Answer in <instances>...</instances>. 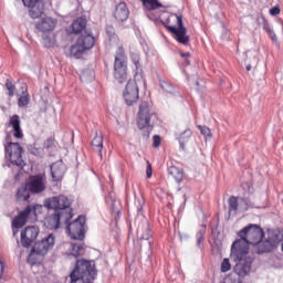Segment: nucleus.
<instances>
[{"mask_svg": "<svg viewBox=\"0 0 283 283\" xmlns=\"http://www.w3.org/2000/svg\"><path fill=\"white\" fill-rule=\"evenodd\" d=\"M230 258L233 262H237L233 271L239 277H247L251 273V265L253 264L251 252L231 248Z\"/></svg>", "mask_w": 283, "mask_h": 283, "instance_id": "obj_4", "label": "nucleus"}, {"mask_svg": "<svg viewBox=\"0 0 283 283\" xmlns=\"http://www.w3.org/2000/svg\"><path fill=\"white\" fill-rule=\"evenodd\" d=\"M160 87L161 90H164V92H167L168 94H171L174 92V86H171L167 81H160Z\"/></svg>", "mask_w": 283, "mask_h": 283, "instance_id": "obj_38", "label": "nucleus"}, {"mask_svg": "<svg viewBox=\"0 0 283 283\" xmlns=\"http://www.w3.org/2000/svg\"><path fill=\"white\" fill-rule=\"evenodd\" d=\"M154 171L151 170V164L147 163L146 176L147 178H151Z\"/></svg>", "mask_w": 283, "mask_h": 283, "instance_id": "obj_44", "label": "nucleus"}, {"mask_svg": "<svg viewBox=\"0 0 283 283\" xmlns=\"http://www.w3.org/2000/svg\"><path fill=\"white\" fill-rule=\"evenodd\" d=\"M32 216V210L30 207H27L23 211L19 212L12 221V229H23L24 224H28V218Z\"/></svg>", "mask_w": 283, "mask_h": 283, "instance_id": "obj_18", "label": "nucleus"}, {"mask_svg": "<svg viewBox=\"0 0 283 283\" xmlns=\"http://www.w3.org/2000/svg\"><path fill=\"white\" fill-rule=\"evenodd\" d=\"M6 158H8L11 165H15L23 169L25 161H23V148L19 143H9L6 146Z\"/></svg>", "mask_w": 283, "mask_h": 283, "instance_id": "obj_8", "label": "nucleus"}, {"mask_svg": "<svg viewBox=\"0 0 283 283\" xmlns=\"http://www.w3.org/2000/svg\"><path fill=\"white\" fill-rule=\"evenodd\" d=\"M149 250H151V241L147 242Z\"/></svg>", "mask_w": 283, "mask_h": 283, "instance_id": "obj_49", "label": "nucleus"}, {"mask_svg": "<svg viewBox=\"0 0 283 283\" xmlns=\"http://www.w3.org/2000/svg\"><path fill=\"white\" fill-rule=\"evenodd\" d=\"M238 240H235L231 248L239 249L240 251H249V245H258V243L264 238V230L258 224H249L238 232Z\"/></svg>", "mask_w": 283, "mask_h": 283, "instance_id": "obj_2", "label": "nucleus"}, {"mask_svg": "<svg viewBox=\"0 0 283 283\" xmlns=\"http://www.w3.org/2000/svg\"><path fill=\"white\" fill-rule=\"evenodd\" d=\"M9 125H11L13 128L14 138H23V132L21 130V118L19 115L11 116Z\"/></svg>", "mask_w": 283, "mask_h": 283, "instance_id": "obj_21", "label": "nucleus"}, {"mask_svg": "<svg viewBox=\"0 0 283 283\" xmlns=\"http://www.w3.org/2000/svg\"><path fill=\"white\" fill-rule=\"evenodd\" d=\"M51 176L53 182H61V180H63V176H65V165L62 163H54L51 166Z\"/></svg>", "mask_w": 283, "mask_h": 283, "instance_id": "obj_19", "label": "nucleus"}, {"mask_svg": "<svg viewBox=\"0 0 283 283\" xmlns=\"http://www.w3.org/2000/svg\"><path fill=\"white\" fill-rule=\"evenodd\" d=\"M27 207H30L31 209V216H33L34 218H36V216H39V213H43V206L39 205V203H35V205H30V206H27Z\"/></svg>", "mask_w": 283, "mask_h": 283, "instance_id": "obj_36", "label": "nucleus"}, {"mask_svg": "<svg viewBox=\"0 0 283 283\" xmlns=\"http://www.w3.org/2000/svg\"><path fill=\"white\" fill-rule=\"evenodd\" d=\"M93 151H97L99 159L103 160V134L96 132L94 138L91 142Z\"/></svg>", "mask_w": 283, "mask_h": 283, "instance_id": "obj_20", "label": "nucleus"}, {"mask_svg": "<svg viewBox=\"0 0 283 283\" xmlns=\"http://www.w3.org/2000/svg\"><path fill=\"white\" fill-rule=\"evenodd\" d=\"M44 45L45 48H54V43L56 41L54 40V34L49 33L48 35L43 36Z\"/></svg>", "mask_w": 283, "mask_h": 283, "instance_id": "obj_35", "label": "nucleus"}, {"mask_svg": "<svg viewBox=\"0 0 283 283\" xmlns=\"http://www.w3.org/2000/svg\"><path fill=\"white\" fill-rule=\"evenodd\" d=\"M200 242H205V237L202 234H200V237L198 239V244H200Z\"/></svg>", "mask_w": 283, "mask_h": 283, "instance_id": "obj_45", "label": "nucleus"}, {"mask_svg": "<svg viewBox=\"0 0 283 283\" xmlns=\"http://www.w3.org/2000/svg\"><path fill=\"white\" fill-rule=\"evenodd\" d=\"M23 4L29 8V17L31 19H39L45 12V4L40 0H22Z\"/></svg>", "mask_w": 283, "mask_h": 283, "instance_id": "obj_14", "label": "nucleus"}, {"mask_svg": "<svg viewBox=\"0 0 283 283\" xmlns=\"http://www.w3.org/2000/svg\"><path fill=\"white\" fill-rule=\"evenodd\" d=\"M228 271H231V262L229 259H223L221 262V273H228Z\"/></svg>", "mask_w": 283, "mask_h": 283, "instance_id": "obj_39", "label": "nucleus"}, {"mask_svg": "<svg viewBox=\"0 0 283 283\" xmlns=\"http://www.w3.org/2000/svg\"><path fill=\"white\" fill-rule=\"evenodd\" d=\"M281 10L280 7H273L272 9H270V14L272 17H277V14H280Z\"/></svg>", "mask_w": 283, "mask_h": 283, "instance_id": "obj_42", "label": "nucleus"}, {"mask_svg": "<svg viewBox=\"0 0 283 283\" xmlns=\"http://www.w3.org/2000/svg\"><path fill=\"white\" fill-rule=\"evenodd\" d=\"M41 230L36 226H28L21 231V245L24 249H30L32 244L36 241V238H39V233Z\"/></svg>", "mask_w": 283, "mask_h": 283, "instance_id": "obj_12", "label": "nucleus"}, {"mask_svg": "<svg viewBox=\"0 0 283 283\" xmlns=\"http://www.w3.org/2000/svg\"><path fill=\"white\" fill-rule=\"evenodd\" d=\"M14 229H17V228H13V235H17V233H19V231L14 230Z\"/></svg>", "mask_w": 283, "mask_h": 283, "instance_id": "obj_48", "label": "nucleus"}, {"mask_svg": "<svg viewBox=\"0 0 283 283\" xmlns=\"http://www.w3.org/2000/svg\"><path fill=\"white\" fill-rule=\"evenodd\" d=\"M265 240H260L254 248V253L258 255L262 253H272L280 245V233L275 230H268Z\"/></svg>", "mask_w": 283, "mask_h": 283, "instance_id": "obj_6", "label": "nucleus"}, {"mask_svg": "<svg viewBox=\"0 0 283 283\" xmlns=\"http://www.w3.org/2000/svg\"><path fill=\"white\" fill-rule=\"evenodd\" d=\"M43 149H45L49 153L54 151L56 149V138L54 137H49L44 143H43Z\"/></svg>", "mask_w": 283, "mask_h": 283, "instance_id": "obj_33", "label": "nucleus"}, {"mask_svg": "<svg viewBox=\"0 0 283 283\" xmlns=\"http://www.w3.org/2000/svg\"><path fill=\"white\" fill-rule=\"evenodd\" d=\"M168 174L176 180V182L180 184L182 182V179L185 178V172L182 169L176 167V166H170L168 168Z\"/></svg>", "mask_w": 283, "mask_h": 283, "instance_id": "obj_28", "label": "nucleus"}, {"mask_svg": "<svg viewBox=\"0 0 283 283\" xmlns=\"http://www.w3.org/2000/svg\"><path fill=\"white\" fill-rule=\"evenodd\" d=\"M247 71H248V72H251V64H249V65L247 66Z\"/></svg>", "mask_w": 283, "mask_h": 283, "instance_id": "obj_47", "label": "nucleus"}, {"mask_svg": "<svg viewBox=\"0 0 283 283\" xmlns=\"http://www.w3.org/2000/svg\"><path fill=\"white\" fill-rule=\"evenodd\" d=\"M85 28H87V20H85L84 18H77L75 21H73L71 25L73 34H81V32H83Z\"/></svg>", "mask_w": 283, "mask_h": 283, "instance_id": "obj_24", "label": "nucleus"}, {"mask_svg": "<svg viewBox=\"0 0 283 283\" xmlns=\"http://www.w3.org/2000/svg\"><path fill=\"white\" fill-rule=\"evenodd\" d=\"M263 30H265V32L270 36L271 41H273V43H277V35H275V32L273 31V29H271V24H269V21H266L264 18H263Z\"/></svg>", "mask_w": 283, "mask_h": 283, "instance_id": "obj_32", "label": "nucleus"}, {"mask_svg": "<svg viewBox=\"0 0 283 283\" xmlns=\"http://www.w3.org/2000/svg\"><path fill=\"white\" fill-rule=\"evenodd\" d=\"M55 242L56 239L54 238V234H49L41 241H38L29 254L28 262H32L34 260V255H46L48 251L54 249Z\"/></svg>", "mask_w": 283, "mask_h": 283, "instance_id": "obj_7", "label": "nucleus"}, {"mask_svg": "<svg viewBox=\"0 0 283 283\" xmlns=\"http://www.w3.org/2000/svg\"><path fill=\"white\" fill-rule=\"evenodd\" d=\"M30 188H28V185L21 186L18 188L15 193V200L17 202H28L30 200Z\"/></svg>", "mask_w": 283, "mask_h": 283, "instance_id": "obj_23", "label": "nucleus"}, {"mask_svg": "<svg viewBox=\"0 0 283 283\" xmlns=\"http://www.w3.org/2000/svg\"><path fill=\"white\" fill-rule=\"evenodd\" d=\"M6 88L8 90V94L10 96V98H12V96H14V92L17 90V86L13 85L12 81L7 80L6 81Z\"/></svg>", "mask_w": 283, "mask_h": 283, "instance_id": "obj_37", "label": "nucleus"}, {"mask_svg": "<svg viewBox=\"0 0 283 283\" xmlns=\"http://www.w3.org/2000/svg\"><path fill=\"white\" fill-rule=\"evenodd\" d=\"M114 78L117 83H127V54L123 46H118L115 52Z\"/></svg>", "mask_w": 283, "mask_h": 283, "instance_id": "obj_5", "label": "nucleus"}, {"mask_svg": "<svg viewBox=\"0 0 283 283\" xmlns=\"http://www.w3.org/2000/svg\"><path fill=\"white\" fill-rule=\"evenodd\" d=\"M66 232L72 240L85 239V217L80 216L66 226Z\"/></svg>", "mask_w": 283, "mask_h": 283, "instance_id": "obj_10", "label": "nucleus"}, {"mask_svg": "<svg viewBox=\"0 0 283 283\" xmlns=\"http://www.w3.org/2000/svg\"><path fill=\"white\" fill-rule=\"evenodd\" d=\"M177 27L166 25V29L170 34H174L176 41L181 45H189V35L187 34V28L182 23V15L175 14Z\"/></svg>", "mask_w": 283, "mask_h": 283, "instance_id": "obj_9", "label": "nucleus"}, {"mask_svg": "<svg viewBox=\"0 0 283 283\" xmlns=\"http://www.w3.org/2000/svg\"><path fill=\"white\" fill-rule=\"evenodd\" d=\"M142 3L146 10H160L163 8V3L158 0H142Z\"/></svg>", "mask_w": 283, "mask_h": 283, "instance_id": "obj_31", "label": "nucleus"}, {"mask_svg": "<svg viewBox=\"0 0 283 283\" xmlns=\"http://www.w3.org/2000/svg\"><path fill=\"white\" fill-rule=\"evenodd\" d=\"M138 98H139L138 84H136V81L129 80L124 90L125 103L126 105L132 106V105H135V103H138Z\"/></svg>", "mask_w": 283, "mask_h": 283, "instance_id": "obj_13", "label": "nucleus"}, {"mask_svg": "<svg viewBox=\"0 0 283 283\" xmlns=\"http://www.w3.org/2000/svg\"><path fill=\"white\" fill-rule=\"evenodd\" d=\"M153 147H160V136H158V135H155L154 137H153Z\"/></svg>", "mask_w": 283, "mask_h": 283, "instance_id": "obj_41", "label": "nucleus"}, {"mask_svg": "<svg viewBox=\"0 0 283 283\" xmlns=\"http://www.w3.org/2000/svg\"><path fill=\"white\" fill-rule=\"evenodd\" d=\"M85 50L83 45L78 42V40L75 44L71 45L70 48V56H74V59H81V56H83Z\"/></svg>", "mask_w": 283, "mask_h": 283, "instance_id": "obj_29", "label": "nucleus"}, {"mask_svg": "<svg viewBox=\"0 0 283 283\" xmlns=\"http://www.w3.org/2000/svg\"><path fill=\"white\" fill-rule=\"evenodd\" d=\"M30 105V93H28V85L22 86V93L18 98V106L28 107Z\"/></svg>", "mask_w": 283, "mask_h": 283, "instance_id": "obj_27", "label": "nucleus"}, {"mask_svg": "<svg viewBox=\"0 0 283 283\" xmlns=\"http://www.w3.org/2000/svg\"><path fill=\"white\" fill-rule=\"evenodd\" d=\"M228 203H229V216H231V212L234 211H238V208L240 207V203L238 202V197L235 196H231L228 200Z\"/></svg>", "mask_w": 283, "mask_h": 283, "instance_id": "obj_34", "label": "nucleus"}, {"mask_svg": "<svg viewBox=\"0 0 283 283\" xmlns=\"http://www.w3.org/2000/svg\"><path fill=\"white\" fill-rule=\"evenodd\" d=\"M65 249L69 250V252H66V255H73V258H81L85 248L81 243H66Z\"/></svg>", "mask_w": 283, "mask_h": 283, "instance_id": "obj_22", "label": "nucleus"}, {"mask_svg": "<svg viewBox=\"0 0 283 283\" xmlns=\"http://www.w3.org/2000/svg\"><path fill=\"white\" fill-rule=\"evenodd\" d=\"M155 114L151 112V107L148 102H142L139 105V112L137 116V126L139 129H145V127H149L151 123V118H154Z\"/></svg>", "mask_w": 283, "mask_h": 283, "instance_id": "obj_11", "label": "nucleus"}, {"mask_svg": "<svg viewBox=\"0 0 283 283\" xmlns=\"http://www.w3.org/2000/svg\"><path fill=\"white\" fill-rule=\"evenodd\" d=\"M59 23V20L46 17L42 18L36 24L35 28L39 30V32H42L43 34H46L48 32H53V30L56 28Z\"/></svg>", "mask_w": 283, "mask_h": 283, "instance_id": "obj_16", "label": "nucleus"}, {"mask_svg": "<svg viewBox=\"0 0 283 283\" xmlns=\"http://www.w3.org/2000/svg\"><path fill=\"white\" fill-rule=\"evenodd\" d=\"M199 130L202 136H211V129L207 126H199Z\"/></svg>", "mask_w": 283, "mask_h": 283, "instance_id": "obj_40", "label": "nucleus"}, {"mask_svg": "<svg viewBox=\"0 0 283 283\" xmlns=\"http://www.w3.org/2000/svg\"><path fill=\"white\" fill-rule=\"evenodd\" d=\"M191 136H193V132H191V129L189 128H187L179 135L178 140H179L180 149H185L187 143L191 140Z\"/></svg>", "mask_w": 283, "mask_h": 283, "instance_id": "obj_30", "label": "nucleus"}, {"mask_svg": "<svg viewBox=\"0 0 283 283\" xmlns=\"http://www.w3.org/2000/svg\"><path fill=\"white\" fill-rule=\"evenodd\" d=\"M70 283H92L96 280V268L90 261L78 260L70 274Z\"/></svg>", "mask_w": 283, "mask_h": 283, "instance_id": "obj_3", "label": "nucleus"}, {"mask_svg": "<svg viewBox=\"0 0 283 283\" xmlns=\"http://www.w3.org/2000/svg\"><path fill=\"white\" fill-rule=\"evenodd\" d=\"M181 56L185 59V57H188L189 56V53H181Z\"/></svg>", "mask_w": 283, "mask_h": 283, "instance_id": "obj_46", "label": "nucleus"}, {"mask_svg": "<svg viewBox=\"0 0 283 283\" xmlns=\"http://www.w3.org/2000/svg\"><path fill=\"white\" fill-rule=\"evenodd\" d=\"M133 63H134L136 70H140L142 65H140V57L139 56L133 57Z\"/></svg>", "mask_w": 283, "mask_h": 283, "instance_id": "obj_43", "label": "nucleus"}, {"mask_svg": "<svg viewBox=\"0 0 283 283\" xmlns=\"http://www.w3.org/2000/svg\"><path fill=\"white\" fill-rule=\"evenodd\" d=\"M114 19L118 23H123L129 19V8H127V3L125 2H119L113 12Z\"/></svg>", "mask_w": 283, "mask_h": 283, "instance_id": "obj_17", "label": "nucleus"}, {"mask_svg": "<svg viewBox=\"0 0 283 283\" xmlns=\"http://www.w3.org/2000/svg\"><path fill=\"white\" fill-rule=\"evenodd\" d=\"M137 234L139 240H146L148 241L151 238V228L149 227V222L143 223L137 229Z\"/></svg>", "mask_w": 283, "mask_h": 283, "instance_id": "obj_25", "label": "nucleus"}, {"mask_svg": "<svg viewBox=\"0 0 283 283\" xmlns=\"http://www.w3.org/2000/svg\"><path fill=\"white\" fill-rule=\"evenodd\" d=\"M27 187L31 193H43L45 191V176L35 175L29 178Z\"/></svg>", "mask_w": 283, "mask_h": 283, "instance_id": "obj_15", "label": "nucleus"}, {"mask_svg": "<svg viewBox=\"0 0 283 283\" xmlns=\"http://www.w3.org/2000/svg\"><path fill=\"white\" fill-rule=\"evenodd\" d=\"M77 42L81 43L82 48H84V50H92L94 48V43H96V40L93 38L92 34H86V35H81L77 39Z\"/></svg>", "mask_w": 283, "mask_h": 283, "instance_id": "obj_26", "label": "nucleus"}, {"mask_svg": "<svg viewBox=\"0 0 283 283\" xmlns=\"http://www.w3.org/2000/svg\"><path fill=\"white\" fill-rule=\"evenodd\" d=\"M46 209H52L54 213L49 218L50 229H59L61 224H67L74 218L72 199L65 195L51 197L44 201Z\"/></svg>", "mask_w": 283, "mask_h": 283, "instance_id": "obj_1", "label": "nucleus"}]
</instances>
